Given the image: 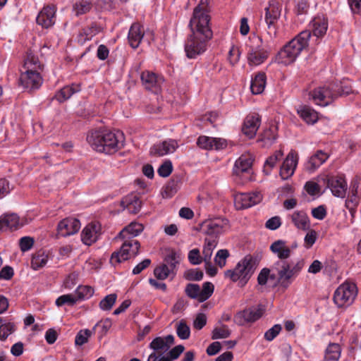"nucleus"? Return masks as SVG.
Masks as SVG:
<instances>
[{
  "instance_id": "57",
  "label": "nucleus",
  "mask_w": 361,
  "mask_h": 361,
  "mask_svg": "<svg viewBox=\"0 0 361 361\" xmlns=\"http://www.w3.org/2000/svg\"><path fill=\"white\" fill-rule=\"evenodd\" d=\"M276 138V135L273 130L267 129L262 133L259 141L264 142V146H269L274 142Z\"/></svg>"
},
{
  "instance_id": "43",
  "label": "nucleus",
  "mask_w": 361,
  "mask_h": 361,
  "mask_svg": "<svg viewBox=\"0 0 361 361\" xmlns=\"http://www.w3.org/2000/svg\"><path fill=\"white\" fill-rule=\"evenodd\" d=\"M283 157V152L281 150L275 152V153L270 156L265 161L264 166V171L267 174H269L271 170L276 166L277 161Z\"/></svg>"
},
{
  "instance_id": "18",
  "label": "nucleus",
  "mask_w": 361,
  "mask_h": 361,
  "mask_svg": "<svg viewBox=\"0 0 361 361\" xmlns=\"http://www.w3.org/2000/svg\"><path fill=\"white\" fill-rule=\"evenodd\" d=\"M56 7L54 5L44 6L37 16V23L44 28L53 26L56 22Z\"/></svg>"
},
{
  "instance_id": "30",
  "label": "nucleus",
  "mask_w": 361,
  "mask_h": 361,
  "mask_svg": "<svg viewBox=\"0 0 361 361\" xmlns=\"http://www.w3.org/2000/svg\"><path fill=\"white\" fill-rule=\"evenodd\" d=\"M329 158V154L322 150H317L306 164V169L310 172L314 171L322 165Z\"/></svg>"
},
{
  "instance_id": "12",
  "label": "nucleus",
  "mask_w": 361,
  "mask_h": 361,
  "mask_svg": "<svg viewBox=\"0 0 361 361\" xmlns=\"http://www.w3.org/2000/svg\"><path fill=\"white\" fill-rule=\"evenodd\" d=\"M142 85L144 88L154 94H158L161 91L164 82L163 76L152 71H145L140 75Z\"/></svg>"
},
{
  "instance_id": "45",
  "label": "nucleus",
  "mask_w": 361,
  "mask_h": 361,
  "mask_svg": "<svg viewBox=\"0 0 361 361\" xmlns=\"http://www.w3.org/2000/svg\"><path fill=\"white\" fill-rule=\"evenodd\" d=\"M117 299L116 293H111L105 296L99 302V308L104 311H109L114 305Z\"/></svg>"
},
{
  "instance_id": "51",
  "label": "nucleus",
  "mask_w": 361,
  "mask_h": 361,
  "mask_svg": "<svg viewBox=\"0 0 361 361\" xmlns=\"http://www.w3.org/2000/svg\"><path fill=\"white\" fill-rule=\"evenodd\" d=\"M214 286L211 282H205L200 289V302H203L209 299L214 293Z\"/></svg>"
},
{
  "instance_id": "34",
  "label": "nucleus",
  "mask_w": 361,
  "mask_h": 361,
  "mask_svg": "<svg viewBox=\"0 0 361 361\" xmlns=\"http://www.w3.org/2000/svg\"><path fill=\"white\" fill-rule=\"evenodd\" d=\"M291 220L298 229L306 231L310 228L309 218L305 212H295L291 215Z\"/></svg>"
},
{
  "instance_id": "6",
  "label": "nucleus",
  "mask_w": 361,
  "mask_h": 361,
  "mask_svg": "<svg viewBox=\"0 0 361 361\" xmlns=\"http://www.w3.org/2000/svg\"><path fill=\"white\" fill-rule=\"evenodd\" d=\"M304 267L302 260L292 264L288 260H277L272 266V270L276 271L278 281L284 288H288L292 279L297 276Z\"/></svg>"
},
{
  "instance_id": "33",
  "label": "nucleus",
  "mask_w": 361,
  "mask_h": 361,
  "mask_svg": "<svg viewBox=\"0 0 361 361\" xmlns=\"http://www.w3.org/2000/svg\"><path fill=\"white\" fill-rule=\"evenodd\" d=\"M80 91V86L79 84H72L71 85H67L61 88L56 93L54 98L60 103H62L71 98L73 94Z\"/></svg>"
},
{
  "instance_id": "20",
  "label": "nucleus",
  "mask_w": 361,
  "mask_h": 361,
  "mask_svg": "<svg viewBox=\"0 0 361 361\" xmlns=\"http://www.w3.org/2000/svg\"><path fill=\"white\" fill-rule=\"evenodd\" d=\"M298 161V154L293 151L290 152L280 168L279 175L283 180H287L293 175Z\"/></svg>"
},
{
  "instance_id": "35",
  "label": "nucleus",
  "mask_w": 361,
  "mask_h": 361,
  "mask_svg": "<svg viewBox=\"0 0 361 361\" xmlns=\"http://www.w3.org/2000/svg\"><path fill=\"white\" fill-rule=\"evenodd\" d=\"M266 85V75L264 73H257L251 81L250 89L253 94L262 93Z\"/></svg>"
},
{
  "instance_id": "24",
  "label": "nucleus",
  "mask_w": 361,
  "mask_h": 361,
  "mask_svg": "<svg viewBox=\"0 0 361 361\" xmlns=\"http://www.w3.org/2000/svg\"><path fill=\"white\" fill-rule=\"evenodd\" d=\"M328 188L333 195L338 197H344L347 190V183L341 176H331L327 180Z\"/></svg>"
},
{
  "instance_id": "19",
  "label": "nucleus",
  "mask_w": 361,
  "mask_h": 361,
  "mask_svg": "<svg viewBox=\"0 0 361 361\" xmlns=\"http://www.w3.org/2000/svg\"><path fill=\"white\" fill-rule=\"evenodd\" d=\"M81 224L78 219L68 217L61 220L57 226L58 234L66 237L76 233L80 228Z\"/></svg>"
},
{
  "instance_id": "3",
  "label": "nucleus",
  "mask_w": 361,
  "mask_h": 361,
  "mask_svg": "<svg viewBox=\"0 0 361 361\" xmlns=\"http://www.w3.org/2000/svg\"><path fill=\"white\" fill-rule=\"evenodd\" d=\"M191 33L185 43V51L189 59H195L207 49V42L212 37L210 25L189 23Z\"/></svg>"
},
{
  "instance_id": "44",
  "label": "nucleus",
  "mask_w": 361,
  "mask_h": 361,
  "mask_svg": "<svg viewBox=\"0 0 361 361\" xmlns=\"http://www.w3.org/2000/svg\"><path fill=\"white\" fill-rule=\"evenodd\" d=\"M94 294V289L87 286H78L75 290L74 295L77 298V302L80 300H85L90 298Z\"/></svg>"
},
{
  "instance_id": "36",
  "label": "nucleus",
  "mask_w": 361,
  "mask_h": 361,
  "mask_svg": "<svg viewBox=\"0 0 361 361\" xmlns=\"http://www.w3.org/2000/svg\"><path fill=\"white\" fill-rule=\"evenodd\" d=\"M252 159L249 155H242L235 163L234 171L236 174L247 171L252 166Z\"/></svg>"
},
{
  "instance_id": "2",
  "label": "nucleus",
  "mask_w": 361,
  "mask_h": 361,
  "mask_svg": "<svg viewBox=\"0 0 361 361\" xmlns=\"http://www.w3.org/2000/svg\"><path fill=\"white\" fill-rule=\"evenodd\" d=\"M87 141L94 150L112 154L123 147L124 135L120 131L94 130L87 134Z\"/></svg>"
},
{
  "instance_id": "27",
  "label": "nucleus",
  "mask_w": 361,
  "mask_h": 361,
  "mask_svg": "<svg viewBox=\"0 0 361 361\" xmlns=\"http://www.w3.org/2000/svg\"><path fill=\"white\" fill-rule=\"evenodd\" d=\"M174 343V336L168 335L165 337H157L149 343V348L158 353L168 351L171 345Z\"/></svg>"
},
{
  "instance_id": "38",
  "label": "nucleus",
  "mask_w": 361,
  "mask_h": 361,
  "mask_svg": "<svg viewBox=\"0 0 361 361\" xmlns=\"http://www.w3.org/2000/svg\"><path fill=\"white\" fill-rule=\"evenodd\" d=\"M48 261V254L43 250L35 253L31 261V266L33 269H38L46 265Z\"/></svg>"
},
{
  "instance_id": "17",
  "label": "nucleus",
  "mask_w": 361,
  "mask_h": 361,
  "mask_svg": "<svg viewBox=\"0 0 361 361\" xmlns=\"http://www.w3.org/2000/svg\"><path fill=\"white\" fill-rule=\"evenodd\" d=\"M197 145L205 150H221L227 147V141L224 138L201 135L197 138Z\"/></svg>"
},
{
  "instance_id": "49",
  "label": "nucleus",
  "mask_w": 361,
  "mask_h": 361,
  "mask_svg": "<svg viewBox=\"0 0 361 361\" xmlns=\"http://www.w3.org/2000/svg\"><path fill=\"white\" fill-rule=\"evenodd\" d=\"M16 331V326L12 322H6L0 325V340L5 341L9 335Z\"/></svg>"
},
{
  "instance_id": "37",
  "label": "nucleus",
  "mask_w": 361,
  "mask_h": 361,
  "mask_svg": "<svg viewBox=\"0 0 361 361\" xmlns=\"http://www.w3.org/2000/svg\"><path fill=\"white\" fill-rule=\"evenodd\" d=\"M300 116L307 123L314 124L318 120L317 111L309 106H304L298 110Z\"/></svg>"
},
{
  "instance_id": "64",
  "label": "nucleus",
  "mask_w": 361,
  "mask_h": 361,
  "mask_svg": "<svg viewBox=\"0 0 361 361\" xmlns=\"http://www.w3.org/2000/svg\"><path fill=\"white\" fill-rule=\"evenodd\" d=\"M317 238V232L314 230L309 231L305 236V246L307 248L311 247L315 243Z\"/></svg>"
},
{
  "instance_id": "4",
  "label": "nucleus",
  "mask_w": 361,
  "mask_h": 361,
  "mask_svg": "<svg viewBox=\"0 0 361 361\" xmlns=\"http://www.w3.org/2000/svg\"><path fill=\"white\" fill-rule=\"evenodd\" d=\"M311 35L310 30L300 32L278 53L277 62L283 65L294 62L301 51L307 47Z\"/></svg>"
},
{
  "instance_id": "28",
  "label": "nucleus",
  "mask_w": 361,
  "mask_h": 361,
  "mask_svg": "<svg viewBox=\"0 0 361 361\" xmlns=\"http://www.w3.org/2000/svg\"><path fill=\"white\" fill-rule=\"evenodd\" d=\"M270 250L276 255L278 260H287L291 255V249L283 240L274 241L270 245Z\"/></svg>"
},
{
  "instance_id": "11",
  "label": "nucleus",
  "mask_w": 361,
  "mask_h": 361,
  "mask_svg": "<svg viewBox=\"0 0 361 361\" xmlns=\"http://www.w3.org/2000/svg\"><path fill=\"white\" fill-rule=\"evenodd\" d=\"M269 56V51L262 46V39L254 37L251 44L248 45L247 54V62L250 66H259L264 63Z\"/></svg>"
},
{
  "instance_id": "52",
  "label": "nucleus",
  "mask_w": 361,
  "mask_h": 361,
  "mask_svg": "<svg viewBox=\"0 0 361 361\" xmlns=\"http://www.w3.org/2000/svg\"><path fill=\"white\" fill-rule=\"evenodd\" d=\"M231 331L226 325H222L219 328H215L212 331V339H219L228 338Z\"/></svg>"
},
{
  "instance_id": "9",
  "label": "nucleus",
  "mask_w": 361,
  "mask_h": 361,
  "mask_svg": "<svg viewBox=\"0 0 361 361\" xmlns=\"http://www.w3.org/2000/svg\"><path fill=\"white\" fill-rule=\"evenodd\" d=\"M357 294V288L354 283L345 282L341 284L335 290L334 301L339 307L351 305Z\"/></svg>"
},
{
  "instance_id": "8",
  "label": "nucleus",
  "mask_w": 361,
  "mask_h": 361,
  "mask_svg": "<svg viewBox=\"0 0 361 361\" xmlns=\"http://www.w3.org/2000/svg\"><path fill=\"white\" fill-rule=\"evenodd\" d=\"M281 11L280 4L274 1L271 2L269 6L265 8V21L269 30L268 35L270 38V39L267 42V48L271 49L276 46L277 43L274 41L276 37V30L274 27V24L281 16Z\"/></svg>"
},
{
  "instance_id": "55",
  "label": "nucleus",
  "mask_w": 361,
  "mask_h": 361,
  "mask_svg": "<svg viewBox=\"0 0 361 361\" xmlns=\"http://www.w3.org/2000/svg\"><path fill=\"white\" fill-rule=\"evenodd\" d=\"M270 269L269 268H263L257 276V282L259 285L264 286L267 284L269 278L274 279L275 274H270Z\"/></svg>"
},
{
  "instance_id": "56",
  "label": "nucleus",
  "mask_w": 361,
  "mask_h": 361,
  "mask_svg": "<svg viewBox=\"0 0 361 361\" xmlns=\"http://www.w3.org/2000/svg\"><path fill=\"white\" fill-rule=\"evenodd\" d=\"M170 274H172L171 271L164 264L159 267H157L154 270V274L155 277L159 280L166 279Z\"/></svg>"
},
{
  "instance_id": "47",
  "label": "nucleus",
  "mask_w": 361,
  "mask_h": 361,
  "mask_svg": "<svg viewBox=\"0 0 361 361\" xmlns=\"http://www.w3.org/2000/svg\"><path fill=\"white\" fill-rule=\"evenodd\" d=\"M24 68L25 70L33 69L38 71L42 68V66L38 58L30 53L27 54V58L25 60Z\"/></svg>"
},
{
  "instance_id": "10",
  "label": "nucleus",
  "mask_w": 361,
  "mask_h": 361,
  "mask_svg": "<svg viewBox=\"0 0 361 361\" xmlns=\"http://www.w3.org/2000/svg\"><path fill=\"white\" fill-rule=\"evenodd\" d=\"M339 94L337 86L330 85L328 87H319L309 93V99L312 100L316 104L320 106H327Z\"/></svg>"
},
{
  "instance_id": "46",
  "label": "nucleus",
  "mask_w": 361,
  "mask_h": 361,
  "mask_svg": "<svg viewBox=\"0 0 361 361\" xmlns=\"http://www.w3.org/2000/svg\"><path fill=\"white\" fill-rule=\"evenodd\" d=\"M177 336L182 340L188 339L190 335V329L184 320H180L176 324Z\"/></svg>"
},
{
  "instance_id": "1",
  "label": "nucleus",
  "mask_w": 361,
  "mask_h": 361,
  "mask_svg": "<svg viewBox=\"0 0 361 361\" xmlns=\"http://www.w3.org/2000/svg\"><path fill=\"white\" fill-rule=\"evenodd\" d=\"M144 229L142 224L137 222H131L122 229L118 233V237L125 240L120 250L112 253L110 263L116 267L123 261L138 254L140 244L138 240L133 239L137 236Z\"/></svg>"
},
{
  "instance_id": "5",
  "label": "nucleus",
  "mask_w": 361,
  "mask_h": 361,
  "mask_svg": "<svg viewBox=\"0 0 361 361\" xmlns=\"http://www.w3.org/2000/svg\"><path fill=\"white\" fill-rule=\"evenodd\" d=\"M256 269V260L251 255H246L233 270H227L225 276L233 282L239 281L243 286L247 283Z\"/></svg>"
},
{
  "instance_id": "54",
  "label": "nucleus",
  "mask_w": 361,
  "mask_h": 361,
  "mask_svg": "<svg viewBox=\"0 0 361 361\" xmlns=\"http://www.w3.org/2000/svg\"><path fill=\"white\" fill-rule=\"evenodd\" d=\"M92 332L89 329L80 330L76 335L75 343L76 345H82L88 341Z\"/></svg>"
},
{
  "instance_id": "60",
  "label": "nucleus",
  "mask_w": 361,
  "mask_h": 361,
  "mask_svg": "<svg viewBox=\"0 0 361 361\" xmlns=\"http://www.w3.org/2000/svg\"><path fill=\"white\" fill-rule=\"evenodd\" d=\"M281 329L282 327L280 324H275L265 332L264 338L268 341H271L279 335Z\"/></svg>"
},
{
  "instance_id": "63",
  "label": "nucleus",
  "mask_w": 361,
  "mask_h": 361,
  "mask_svg": "<svg viewBox=\"0 0 361 361\" xmlns=\"http://www.w3.org/2000/svg\"><path fill=\"white\" fill-rule=\"evenodd\" d=\"M20 247L23 252H26L32 248L34 244V239L29 236H25L20 239Z\"/></svg>"
},
{
  "instance_id": "59",
  "label": "nucleus",
  "mask_w": 361,
  "mask_h": 361,
  "mask_svg": "<svg viewBox=\"0 0 361 361\" xmlns=\"http://www.w3.org/2000/svg\"><path fill=\"white\" fill-rule=\"evenodd\" d=\"M229 256V252L227 250H219L214 258V261L221 268L225 266L226 260Z\"/></svg>"
},
{
  "instance_id": "53",
  "label": "nucleus",
  "mask_w": 361,
  "mask_h": 361,
  "mask_svg": "<svg viewBox=\"0 0 361 361\" xmlns=\"http://www.w3.org/2000/svg\"><path fill=\"white\" fill-rule=\"evenodd\" d=\"M204 274L202 271L198 269H190L184 274V277L188 281H200L202 279Z\"/></svg>"
},
{
  "instance_id": "61",
  "label": "nucleus",
  "mask_w": 361,
  "mask_h": 361,
  "mask_svg": "<svg viewBox=\"0 0 361 361\" xmlns=\"http://www.w3.org/2000/svg\"><path fill=\"white\" fill-rule=\"evenodd\" d=\"M202 258L200 256V250L197 248L191 250L188 253V260L193 265L201 264Z\"/></svg>"
},
{
  "instance_id": "13",
  "label": "nucleus",
  "mask_w": 361,
  "mask_h": 361,
  "mask_svg": "<svg viewBox=\"0 0 361 361\" xmlns=\"http://www.w3.org/2000/svg\"><path fill=\"white\" fill-rule=\"evenodd\" d=\"M264 308L259 305L256 307H252L243 311L238 312L234 316V322L238 326H243L246 323L255 322L259 319L264 314Z\"/></svg>"
},
{
  "instance_id": "26",
  "label": "nucleus",
  "mask_w": 361,
  "mask_h": 361,
  "mask_svg": "<svg viewBox=\"0 0 361 361\" xmlns=\"http://www.w3.org/2000/svg\"><path fill=\"white\" fill-rule=\"evenodd\" d=\"M99 226L95 223L87 225L81 233V240L83 243L90 245L96 242L99 235Z\"/></svg>"
},
{
  "instance_id": "31",
  "label": "nucleus",
  "mask_w": 361,
  "mask_h": 361,
  "mask_svg": "<svg viewBox=\"0 0 361 361\" xmlns=\"http://www.w3.org/2000/svg\"><path fill=\"white\" fill-rule=\"evenodd\" d=\"M327 28L328 23L324 18L318 16L312 21V32L317 39L324 37Z\"/></svg>"
},
{
  "instance_id": "21",
  "label": "nucleus",
  "mask_w": 361,
  "mask_h": 361,
  "mask_svg": "<svg viewBox=\"0 0 361 361\" xmlns=\"http://www.w3.org/2000/svg\"><path fill=\"white\" fill-rule=\"evenodd\" d=\"M260 124L261 118L259 114H249L244 121L242 131L247 137L252 138L255 136Z\"/></svg>"
},
{
  "instance_id": "22",
  "label": "nucleus",
  "mask_w": 361,
  "mask_h": 361,
  "mask_svg": "<svg viewBox=\"0 0 361 361\" xmlns=\"http://www.w3.org/2000/svg\"><path fill=\"white\" fill-rule=\"evenodd\" d=\"M178 147V142L176 140L169 139L154 145L151 148L150 153L153 155L162 157L173 153Z\"/></svg>"
},
{
  "instance_id": "48",
  "label": "nucleus",
  "mask_w": 361,
  "mask_h": 361,
  "mask_svg": "<svg viewBox=\"0 0 361 361\" xmlns=\"http://www.w3.org/2000/svg\"><path fill=\"white\" fill-rule=\"evenodd\" d=\"M185 294L200 302V287L198 284L188 283L185 289Z\"/></svg>"
},
{
  "instance_id": "58",
  "label": "nucleus",
  "mask_w": 361,
  "mask_h": 361,
  "mask_svg": "<svg viewBox=\"0 0 361 361\" xmlns=\"http://www.w3.org/2000/svg\"><path fill=\"white\" fill-rule=\"evenodd\" d=\"M173 171V165L170 160L165 161L158 169V173L160 176L168 177Z\"/></svg>"
},
{
  "instance_id": "39",
  "label": "nucleus",
  "mask_w": 361,
  "mask_h": 361,
  "mask_svg": "<svg viewBox=\"0 0 361 361\" xmlns=\"http://www.w3.org/2000/svg\"><path fill=\"white\" fill-rule=\"evenodd\" d=\"M341 352V346L338 343H330L326 349L324 361H338Z\"/></svg>"
},
{
  "instance_id": "32",
  "label": "nucleus",
  "mask_w": 361,
  "mask_h": 361,
  "mask_svg": "<svg viewBox=\"0 0 361 361\" xmlns=\"http://www.w3.org/2000/svg\"><path fill=\"white\" fill-rule=\"evenodd\" d=\"M102 27L97 23H92L90 26L84 27L78 35V42L84 44L90 40L94 36L102 31Z\"/></svg>"
},
{
  "instance_id": "15",
  "label": "nucleus",
  "mask_w": 361,
  "mask_h": 361,
  "mask_svg": "<svg viewBox=\"0 0 361 361\" xmlns=\"http://www.w3.org/2000/svg\"><path fill=\"white\" fill-rule=\"evenodd\" d=\"M209 0H200L199 4L194 8L191 23L209 25L210 16L209 15Z\"/></svg>"
},
{
  "instance_id": "62",
  "label": "nucleus",
  "mask_w": 361,
  "mask_h": 361,
  "mask_svg": "<svg viewBox=\"0 0 361 361\" xmlns=\"http://www.w3.org/2000/svg\"><path fill=\"white\" fill-rule=\"evenodd\" d=\"M240 56V51L239 49L236 47L233 46L228 52L229 63L232 66L235 65L238 62Z\"/></svg>"
},
{
  "instance_id": "41",
  "label": "nucleus",
  "mask_w": 361,
  "mask_h": 361,
  "mask_svg": "<svg viewBox=\"0 0 361 361\" xmlns=\"http://www.w3.org/2000/svg\"><path fill=\"white\" fill-rule=\"evenodd\" d=\"M217 244L218 242H216V240L204 239V245L202 250V259L205 264H208V262L211 260L213 250L215 249Z\"/></svg>"
},
{
  "instance_id": "7",
  "label": "nucleus",
  "mask_w": 361,
  "mask_h": 361,
  "mask_svg": "<svg viewBox=\"0 0 361 361\" xmlns=\"http://www.w3.org/2000/svg\"><path fill=\"white\" fill-rule=\"evenodd\" d=\"M228 224V221L226 219H208L200 224V231L205 235L204 239L216 240L218 242L219 236L224 232Z\"/></svg>"
},
{
  "instance_id": "42",
  "label": "nucleus",
  "mask_w": 361,
  "mask_h": 361,
  "mask_svg": "<svg viewBox=\"0 0 361 361\" xmlns=\"http://www.w3.org/2000/svg\"><path fill=\"white\" fill-rule=\"evenodd\" d=\"M92 8V3L90 0H79L73 5V9L76 16L85 14L90 11Z\"/></svg>"
},
{
  "instance_id": "50",
  "label": "nucleus",
  "mask_w": 361,
  "mask_h": 361,
  "mask_svg": "<svg viewBox=\"0 0 361 361\" xmlns=\"http://www.w3.org/2000/svg\"><path fill=\"white\" fill-rule=\"evenodd\" d=\"M77 302V298L74 294H66L59 296L56 300V305L61 307L63 305H68L70 306L74 305Z\"/></svg>"
},
{
  "instance_id": "14",
  "label": "nucleus",
  "mask_w": 361,
  "mask_h": 361,
  "mask_svg": "<svg viewBox=\"0 0 361 361\" xmlns=\"http://www.w3.org/2000/svg\"><path fill=\"white\" fill-rule=\"evenodd\" d=\"M42 82V77L37 70H25L24 73H21L20 77V85L28 91L39 89Z\"/></svg>"
},
{
  "instance_id": "23",
  "label": "nucleus",
  "mask_w": 361,
  "mask_h": 361,
  "mask_svg": "<svg viewBox=\"0 0 361 361\" xmlns=\"http://www.w3.org/2000/svg\"><path fill=\"white\" fill-rule=\"evenodd\" d=\"M22 226L16 214H4L0 216V231L18 230Z\"/></svg>"
},
{
  "instance_id": "40",
  "label": "nucleus",
  "mask_w": 361,
  "mask_h": 361,
  "mask_svg": "<svg viewBox=\"0 0 361 361\" xmlns=\"http://www.w3.org/2000/svg\"><path fill=\"white\" fill-rule=\"evenodd\" d=\"M180 261V255L175 251H171L165 257L164 264L166 266L172 274H174Z\"/></svg>"
},
{
  "instance_id": "29",
  "label": "nucleus",
  "mask_w": 361,
  "mask_h": 361,
  "mask_svg": "<svg viewBox=\"0 0 361 361\" xmlns=\"http://www.w3.org/2000/svg\"><path fill=\"white\" fill-rule=\"evenodd\" d=\"M121 205L130 213L137 214L141 209L142 202L137 195L132 193L122 199Z\"/></svg>"
},
{
  "instance_id": "25",
  "label": "nucleus",
  "mask_w": 361,
  "mask_h": 361,
  "mask_svg": "<svg viewBox=\"0 0 361 361\" xmlns=\"http://www.w3.org/2000/svg\"><path fill=\"white\" fill-rule=\"evenodd\" d=\"M144 35V27L140 23H133L130 27L128 35L130 47L133 49L137 48L143 39Z\"/></svg>"
},
{
  "instance_id": "16",
  "label": "nucleus",
  "mask_w": 361,
  "mask_h": 361,
  "mask_svg": "<svg viewBox=\"0 0 361 361\" xmlns=\"http://www.w3.org/2000/svg\"><path fill=\"white\" fill-rule=\"evenodd\" d=\"M262 199L259 192L239 194L235 197V206L237 209H246L259 203Z\"/></svg>"
}]
</instances>
